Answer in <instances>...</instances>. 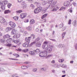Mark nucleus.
Instances as JSON below:
<instances>
[{"mask_svg": "<svg viewBox=\"0 0 77 77\" xmlns=\"http://www.w3.org/2000/svg\"><path fill=\"white\" fill-rule=\"evenodd\" d=\"M39 56L40 57H42L47 56V50H45L43 51H42L40 53Z\"/></svg>", "mask_w": 77, "mask_h": 77, "instance_id": "f257e3e1", "label": "nucleus"}, {"mask_svg": "<svg viewBox=\"0 0 77 77\" xmlns=\"http://www.w3.org/2000/svg\"><path fill=\"white\" fill-rule=\"evenodd\" d=\"M36 44V46L37 47H39V37H38L36 39L35 41H34L30 45V46H32L33 44Z\"/></svg>", "mask_w": 77, "mask_h": 77, "instance_id": "f03ea898", "label": "nucleus"}, {"mask_svg": "<svg viewBox=\"0 0 77 77\" xmlns=\"http://www.w3.org/2000/svg\"><path fill=\"white\" fill-rule=\"evenodd\" d=\"M35 38V35L34 34H31L30 37H28V38L27 37H26L25 38V40L28 43H29L30 41V38L34 39Z\"/></svg>", "mask_w": 77, "mask_h": 77, "instance_id": "7ed1b4c3", "label": "nucleus"}, {"mask_svg": "<svg viewBox=\"0 0 77 77\" xmlns=\"http://www.w3.org/2000/svg\"><path fill=\"white\" fill-rule=\"evenodd\" d=\"M0 22L4 25H7L8 23L6 22L5 20L3 17H0Z\"/></svg>", "mask_w": 77, "mask_h": 77, "instance_id": "20e7f679", "label": "nucleus"}, {"mask_svg": "<svg viewBox=\"0 0 77 77\" xmlns=\"http://www.w3.org/2000/svg\"><path fill=\"white\" fill-rule=\"evenodd\" d=\"M51 8L53 9L52 11H57L58 9V8L57 6H53V5H51Z\"/></svg>", "mask_w": 77, "mask_h": 77, "instance_id": "39448f33", "label": "nucleus"}, {"mask_svg": "<svg viewBox=\"0 0 77 77\" xmlns=\"http://www.w3.org/2000/svg\"><path fill=\"white\" fill-rule=\"evenodd\" d=\"M0 4L1 6V8L2 10H5V5L3 4V2H0Z\"/></svg>", "mask_w": 77, "mask_h": 77, "instance_id": "423d86ee", "label": "nucleus"}, {"mask_svg": "<svg viewBox=\"0 0 77 77\" xmlns=\"http://www.w3.org/2000/svg\"><path fill=\"white\" fill-rule=\"evenodd\" d=\"M26 15H27L26 13H22L20 14V18H22V19H23L26 17Z\"/></svg>", "mask_w": 77, "mask_h": 77, "instance_id": "0eeeda50", "label": "nucleus"}, {"mask_svg": "<svg viewBox=\"0 0 77 77\" xmlns=\"http://www.w3.org/2000/svg\"><path fill=\"white\" fill-rule=\"evenodd\" d=\"M52 48H51L49 47L48 48L46 49V50L47 51V52L48 53H51V51H52Z\"/></svg>", "mask_w": 77, "mask_h": 77, "instance_id": "6e6552de", "label": "nucleus"}, {"mask_svg": "<svg viewBox=\"0 0 77 77\" xmlns=\"http://www.w3.org/2000/svg\"><path fill=\"white\" fill-rule=\"evenodd\" d=\"M34 13V14H38L39 13V7H37L35 9Z\"/></svg>", "mask_w": 77, "mask_h": 77, "instance_id": "1a4fd4ad", "label": "nucleus"}, {"mask_svg": "<svg viewBox=\"0 0 77 77\" xmlns=\"http://www.w3.org/2000/svg\"><path fill=\"white\" fill-rule=\"evenodd\" d=\"M21 5H22V7L23 9H24V8H27V5L26 4L24 3V2H22Z\"/></svg>", "mask_w": 77, "mask_h": 77, "instance_id": "9d476101", "label": "nucleus"}, {"mask_svg": "<svg viewBox=\"0 0 77 77\" xmlns=\"http://www.w3.org/2000/svg\"><path fill=\"white\" fill-rule=\"evenodd\" d=\"M69 2L68 1H66L64 3V5L65 6H67L68 5H69Z\"/></svg>", "mask_w": 77, "mask_h": 77, "instance_id": "9b49d317", "label": "nucleus"}, {"mask_svg": "<svg viewBox=\"0 0 77 77\" xmlns=\"http://www.w3.org/2000/svg\"><path fill=\"white\" fill-rule=\"evenodd\" d=\"M48 47V45L46 44H43L42 46V48L44 49L45 48V50L47 49V48Z\"/></svg>", "mask_w": 77, "mask_h": 77, "instance_id": "f8f14e48", "label": "nucleus"}, {"mask_svg": "<svg viewBox=\"0 0 77 77\" xmlns=\"http://www.w3.org/2000/svg\"><path fill=\"white\" fill-rule=\"evenodd\" d=\"M12 30V28L10 27H7L6 28L5 31L7 32H9L10 30Z\"/></svg>", "mask_w": 77, "mask_h": 77, "instance_id": "ddd939ff", "label": "nucleus"}, {"mask_svg": "<svg viewBox=\"0 0 77 77\" xmlns=\"http://www.w3.org/2000/svg\"><path fill=\"white\" fill-rule=\"evenodd\" d=\"M17 32V31L15 29L13 30L11 32L12 35H15V34H16Z\"/></svg>", "mask_w": 77, "mask_h": 77, "instance_id": "4468645a", "label": "nucleus"}, {"mask_svg": "<svg viewBox=\"0 0 77 77\" xmlns=\"http://www.w3.org/2000/svg\"><path fill=\"white\" fill-rule=\"evenodd\" d=\"M10 35L9 34H6V35H5L4 36V38H10Z\"/></svg>", "mask_w": 77, "mask_h": 77, "instance_id": "2eb2a0df", "label": "nucleus"}, {"mask_svg": "<svg viewBox=\"0 0 77 77\" xmlns=\"http://www.w3.org/2000/svg\"><path fill=\"white\" fill-rule=\"evenodd\" d=\"M11 11L8 10H5L4 11V14H8L9 13H10L11 12Z\"/></svg>", "mask_w": 77, "mask_h": 77, "instance_id": "dca6fc26", "label": "nucleus"}, {"mask_svg": "<svg viewBox=\"0 0 77 77\" xmlns=\"http://www.w3.org/2000/svg\"><path fill=\"white\" fill-rule=\"evenodd\" d=\"M28 44H27V43L25 42L24 43H23L22 45L23 47H28Z\"/></svg>", "mask_w": 77, "mask_h": 77, "instance_id": "f3484780", "label": "nucleus"}, {"mask_svg": "<svg viewBox=\"0 0 77 77\" xmlns=\"http://www.w3.org/2000/svg\"><path fill=\"white\" fill-rule=\"evenodd\" d=\"M20 35H21L20 34V33L18 32L16 34V36L17 38H19L20 37Z\"/></svg>", "mask_w": 77, "mask_h": 77, "instance_id": "a211bd4d", "label": "nucleus"}, {"mask_svg": "<svg viewBox=\"0 0 77 77\" xmlns=\"http://www.w3.org/2000/svg\"><path fill=\"white\" fill-rule=\"evenodd\" d=\"M3 2V4H4V5H7L8 4V2L7 1L5 0L4 1L2 2V1H0V2Z\"/></svg>", "mask_w": 77, "mask_h": 77, "instance_id": "6ab92c4d", "label": "nucleus"}, {"mask_svg": "<svg viewBox=\"0 0 77 77\" xmlns=\"http://www.w3.org/2000/svg\"><path fill=\"white\" fill-rule=\"evenodd\" d=\"M6 41L8 42V43H10L12 41V38H10L9 39H8Z\"/></svg>", "mask_w": 77, "mask_h": 77, "instance_id": "aec40b11", "label": "nucleus"}, {"mask_svg": "<svg viewBox=\"0 0 77 77\" xmlns=\"http://www.w3.org/2000/svg\"><path fill=\"white\" fill-rule=\"evenodd\" d=\"M35 23V20L33 19H31L30 21V24H34Z\"/></svg>", "mask_w": 77, "mask_h": 77, "instance_id": "412c9836", "label": "nucleus"}, {"mask_svg": "<svg viewBox=\"0 0 77 77\" xmlns=\"http://www.w3.org/2000/svg\"><path fill=\"white\" fill-rule=\"evenodd\" d=\"M29 53L30 54H31V55H35V53L34 51H30Z\"/></svg>", "mask_w": 77, "mask_h": 77, "instance_id": "4be33fe9", "label": "nucleus"}, {"mask_svg": "<svg viewBox=\"0 0 77 77\" xmlns=\"http://www.w3.org/2000/svg\"><path fill=\"white\" fill-rule=\"evenodd\" d=\"M73 25L74 26H76L77 24V21L76 20H75L72 23Z\"/></svg>", "mask_w": 77, "mask_h": 77, "instance_id": "5701e85b", "label": "nucleus"}, {"mask_svg": "<svg viewBox=\"0 0 77 77\" xmlns=\"http://www.w3.org/2000/svg\"><path fill=\"white\" fill-rule=\"evenodd\" d=\"M34 52H35V53H38L39 49H37L36 50H34Z\"/></svg>", "mask_w": 77, "mask_h": 77, "instance_id": "b1692460", "label": "nucleus"}, {"mask_svg": "<svg viewBox=\"0 0 77 77\" xmlns=\"http://www.w3.org/2000/svg\"><path fill=\"white\" fill-rule=\"evenodd\" d=\"M0 41L1 43H4V42H5V40L3 38L1 39H0Z\"/></svg>", "mask_w": 77, "mask_h": 77, "instance_id": "393cba45", "label": "nucleus"}, {"mask_svg": "<svg viewBox=\"0 0 77 77\" xmlns=\"http://www.w3.org/2000/svg\"><path fill=\"white\" fill-rule=\"evenodd\" d=\"M21 68L24 69H27V68H28V67L26 66H21Z\"/></svg>", "mask_w": 77, "mask_h": 77, "instance_id": "a878e982", "label": "nucleus"}, {"mask_svg": "<svg viewBox=\"0 0 77 77\" xmlns=\"http://www.w3.org/2000/svg\"><path fill=\"white\" fill-rule=\"evenodd\" d=\"M48 15V14H45L42 17V19H43V18L45 17H47V16Z\"/></svg>", "mask_w": 77, "mask_h": 77, "instance_id": "bb28decb", "label": "nucleus"}, {"mask_svg": "<svg viewBox=\"0 0 77 77\" xmlns=\"http://www.w3.org/2000/svg\"><path fill=\"white\" fill-rule=\"evenodd\" d=\"M26 29L28 30H29V31L32 30V27L31 26H29Z\"/></svg>", "mask_w": 77, "mask_h": 77, "instance_id": "cd10ccee", "label": "nucleus"}, {"mask_svg": "<svg viewBox=\"0 0 77 77\" xmlns=\"http://www.w3.org/2000/svg\"><path fill=\"white\" fill-rule=\"evenodd\" d=\"M13 55L14 56H16L17 57H20V55H18L17 54H13Z\"/></svg>", "mask_w": 77, "mask_h": 77, "instance_id": "c85d7f7f", "label": "nucleus"}, {"mask_svg": "<svg viewBox=\"0 0 77 77\" xmlns=\"http://www.w3.org/2000/svg\"><path fill=\"white\" fill-rule=\"evenodd\" d=\"M29 51V49H24L23 50V51L24 52V53H26V52H27Z\"/></svg>", "mask_w": 77, "mask_h": 77, "instance_id": "c756f323", "label": "nucleus"}, {"mask_svg": "<svg viewBox=\"0 0 77 77\" xmlns=\"http://www.w3.org/2000/svg\"><path fill=\"white\" fill-rule=\"evenodd\" d=\"M59 62H61L62 63L63 61H64V59H60L59 60Z\"/></svg>", "mask_w": 77, "mask_h": 77, "instance_id": "7c9ffc66", "label": "nucleus"}, {"mask_svg": "<svg viewBox=\"0 0 77 77\" xmlns=\"http://www.w3.org/2000/svg\"><path fill=\"white\" fill-rule=\"evenodd\" d=\"M20 40L19 39H17L15 42V44H18V43L20 42Z\"/></svg>", "mask_w": 77, "mask_h": 77, "instance_id": "2f4dec72", "label": "nucleus"}, {"mask_svg": "<svg viewBox=\"0 0 77 77\" xmlns=\"http://www.w3.org/2000/svg\"><path fill=\"white\" fill-rule=\"evenodd\" d=\"M57 2L56 1H54L52 3V4L51 5H53V6H55V5L56 4Z\"/></svg>", "mask_w": 77, "mask_h": 77, "instance_id": "473e14b6", "label": "nucleus"}, {"mask_svg": "<svg viewBox=\"0 0 77 77\" xmlns=\"http://www.w3.org/2000/svg\"><path fill=\"white\" fill-rule=\"evenodd\" d=\"M13 18L14 19V20H15V21H17L18 20V17L16 16L14 17Z\"/></svg>", "mask_w": 77, "mask_h": 77, "instance_id": "72a5a7b5", "label": "nucleus"}, {"mask_svg": "<svg viewBox=\"0 0 77 77\" xmlns=\"http://www.w3.org/2000/svg\"><path fill=\"white\" fill-rule=\"evenodd\" d=\"M42 11V8L41 7H39V12H41V11Z\"/></svg>", "mask_w": 77, "mask_h": 77, "instance_id": "f704fd0d", "label": "nucleus"}, {"mask_svg": "<svg viewBox=\"0 0 77 77\" xmlns=\"http://www.w3.org/2000/svg\"><path fill=\"white\" fill-rule=\"evenodd\" d=\"M66 8L65 7H62L59 10L60 11H62V10H65Z\"/></svg>", "mask_w": 77, "mask_h": 77, "instance_id": "c9c22d12", "label": "nucleus"}, {"mask_svg": "<svg viewBox=\"0 0 77 77\" xmlns=\"http://www.w3.org/2000/svg\"><path fill=\"white\" fill-rule=\"evenodd\" d=\"M15 24L14 23H13V24H12V25L11 26V27H13V28L15 27L16 26Z\"/></svg>", "mask_w": 77, "mask_h": 77, "instance_id": "e433bc0d", "label": "nucleus"}, {"mask_svg": "<svg viewBox=\"0 0 77 77\" xmlns=\"http://www.w3.org/2000/svg\"><path fill=\"white\" fill-rule=\"evenodd\" d=\"M63 26V23H62L59 25V27L60 28H62Z\"/></svg>", "mask_w": 77, "mask_h": 77, "instance_id": "4c0bfd02", "label": "nucleus"}, {"mask_svg": "<svg viewBox=\"0 0 77 77\" xmlns=\"http://www.w3.org/2000/svg\"><path fill=\"white\" fill-rule=\"evenodd\" d=\"M16 12L17 14H20L21 12H22V11L21 10H18L16 11Z\"/></svg>", "mask_w": 77, "mask_h": 77, "instance_id": "58836bf2", "label": "nucleus"}, {"mask_svg": "<svg viewBox=\"0 0 77 77\" xmlns=\"http://www.w3.org/2000/svg\"><path fill=\"white\" fill-rule=\"evenodd\" d=\"M11 6H12V4H11L9 3L8 4L7 6L8 8H10Z\"/></svg>", "mask_w": 77, "mask_h": 77, "instance_id": "ea45409f", "label": "nucleus"}, {"mask_svg": "<svg viewBox=\"0 0 77 77\" xmlns=\"http://www.w3.org/2000/svg\"><path fill=\"white\" fill-rule=\"evenodd\" d=\"M64 47V46L63 45H62V44H60L58 46V47L59 48H60L61 47V48H62V47Z\"/></svg>", "mask_w": 77, "mask_h": 77, "instance_id": "a19ab883", "label": "nucleus"}, {"mask_svg": "<svg viewBox=\"0 0 77 77\" xmlns=\"http://www.w3.org/2000/svg\"><path fill=\"white\" fill-rule=\"evenodd\" d=\"M61 67L62 68H66V66L64 65V64H63L61 66Z\"/></svg>", "mask_w": 77, "mask_h": 77, "instance_id": "79ce46f5", "label": "nucleus"}, {"mask_svg": "<svg viewBox=\"0 0 77 77\" xmlns=\"http://www.w3.org/2000/svg\"><path fill=\"white\" fill-rule=\"evenodd\" d=\"M13 22H12L11 21H10L9 23V24L10 25V26H12V24L13 23Z\"/></svg>", "mask_w": 77, "mask_h": 77, "instance_id": "37998d69", "label": "nucleus"}, {"mask_svg": "<svg viewBox=\"0 0 77 77\" xmlns=\"http://www.w3.org/2000/svg\"><path fill=\"white\" fill-rule=\"evenodd\" d=\"M68 24L69 25H70L71 24V19H69V20Z\"/></svg>", "mask_w": 77, "mask_h": 77, "instance_id": "c03bdc74", "label": "nucleus"}, {"mask_svg": "<svg viewBox=\"0 0 77 77\" xmlns=\"http://www.w3.org/2000/svg\"><path fill=\"white\" fill-rule=\"evenodd\" d=\"M66 26H65L64 27L62 28V30L63 31H64V30H65L66 29Z\"/></svg>", "mask_w": 77, "mask_h": 77, "instance_id": "a18cd8bd", "label": "nucleus"}, {"mask_svg": "<svg viewBox=\"0 0 77 77\" xmlns=\"http://www.w3.org/2000/svg\"><path fill=\"white\" fill-rule=\"evenodd\" d=\"M53 2V0H51L49 2V4L50 5H52V2Z\"/></svg>", "mask_w": 77, "mask_h": 77, "instance_id": "49530a36", "label": "nucleus"}, {"mask_svg": "<svg viewBox=\"0 0 77 77\" xmlns=\"http://www.w3.org/2000/svg\"><path fill=\"white\" fill-rule=\"evenodd\" d=\"M37 70V69H34L32 70V71L33 72H36Z\"/></svg>", "mask_w": 77, "mask_h": 77, "instance_id": "de8ad7c7", "label": "nucleus"}, {"mask_svg": "<svg viewBox=\"0 0 77 77\" xmlns=\"http://www.w3.org/2000/svg\"><path fill=\"white\" fill-rule=\"evenodd\" d=\"M31 6L32 7V8L33 9H34V8H35V6L33 5V4H31Z\"/></svg>", "mask_w": 77, "mask_h": 77, "instance_id": "09e8293b", "label": "nucleus"}, {"mask_svg": "<svg viewBox=\"0 0 77 77\" xmlns=\"http://www.w3.org/2000/svg\"><path fill=\"white\" fill-rule=\"evenodd\" d=\"M42 4L43 5H46V2H45V1L43 2Z\"/></svg>", "mask_w": 77, "mask_h": 77, "instance_id": "8fccbe9b", "label": "nucleus"}, {"mask_svg": "<svg viewBox=\"0 0 77 77\" xmlns=\"http://www.w3.org/2000/svg\"><path fill=\"white\" fill-rule=\"evenodd\" d=\"M35 4H36V5H37V6H38L39 5V3L38 2H35Z\"/></svg>", "mask_w": 77, "mask_h": 77, "instance_id": "3c124183", "label": "nucleus"}, {"mask_svg": "<svg viewBox=\"0 0 77 77\" xmlns=\"http://www.w3.org/2000/svg\"><path fill=\"white\" fill-rule=\"evenodd\" d=\"M17 51H21L22 50L21 49L19 48L18 49H16Z\"/></svg>", "mask_w": 77, "mask_h": 77, "instance_id": "603ef678", "label": "nucleus"}, {"mask_svg": "<svg viewBox=\"0 0 77 77\" xmlns=\"http://www.w3.org/2000/svg\"><path fill=\"white\" fill-rule=\"evenodd\" d=\"M24 22L25 23H28L29 22V20L28 19L24 21Z\"/></svg>", "mask_w": 77, "mask_h": 77, "instance_id": "864d4df0", "label": "nucleus"}, {"mask_svg": "<svg viewBox=\"0 0 77 77\" xmlns=\"http://www.w3.org/2000/svg\"><path fill=\"white\" fill-rule=\"evenodd\" d=\"M53 55H49L48 56V57H52Z\"/></svg>", "mask_w": 77, "mask_h": 77, "instance_id": "5fc2aeb1", "label": "nucleus"}, {"mask_svg": "<svg viewBox=\"0 0 77 77\" xmlns=\"http://www.w3.org/2000/svg\"><path fill=\"white\" fill-rule=\"evenodd\" d=\"M39 47H41V42H39Z\"/></svg>", "mask_w": 77, "mask_h": 77, "instance_id": "6e6d98bb", "label": "nucleus"}, {"mask_svg": "<svg viewBox=\"0 0 77 77\" xmlns=\"http://www.w3.org/2000/svg\"><path fill=\"white\" fill-rule=\"evenodd\" d=\"M46 10V9H45V10H42V12H43V13H45V12H46V10Z\"/></svg>", "mask_w": 77, "mask_h": 77, "instance_id": "4d7b16f0", "label": "nucleus"}, {"mask_svg": "<svg viewBox=\"0 0 77 77\" xmlns=\"http://www.w3.org/2000/svg\"><path fill=\"white\" fill-rule=\"evenodd\" d=\"M50 40H51V41H54V42H55L56 41V40L54 39H50Z\"/></svg>", "mask_w": 77, "mask_h": 77, "instance_id": "13d9d810", "label": "nucleus"}, {"mask_svg": "<svg viewBox=\"0 0 77 77\" xmlns=\"http://www.w3.org/2000/svg\"><path fill=\"white\" fill-rule=\"evenodd\" d=\"M54 67H55V68H57V67H58V66H57V65L56 64L54 65Z\"/></svg>", "mask_w": 77, "mask_h": 77, "instance_id": "bf43d9fd", "label": "nucleus"}, {"mask_svg": "<svg viewBox=\"0 0 77 77\" xmlns=\"http://www.w3.org/2000/svg\"><path fill=\"white\" fill-rule=\"evenodd\" d=\"M7 46H8V47H10V46H11V44H8L7 45H6Z\"/></svg>", "mask_w": 77, "mask_h": 77, "instance_id": "052dcab7", "label": "nucleus"}, {"mask_svg": "<svg viewBox=\"0 0 77 77\" xmlns=\"http://www.w3.org/2000/svg\"><path fill=\"white\" fill-rule=\"evenodd\" d=\"M4 69L3 68H0V71H3Z\"/></svg>", "mask_w": 77, "mask_h": 77, "instance_id": "680f3d73", "label": "nucleus"}, {"mask_svg": "<svg viewBox=\"0 0 77 77\" xmlns=\"http://www.w3.org/2000/svg\"><path fill=\"white\" fill-rule=\"evenodd\" d=\"M52 72H53V73H55L56 72V71H55V70H52Z\"/></svg>", "mask_w": 77, "mask_h": 77, "instance_id": "e2e57ef3", "label": "nucleus"}, {"mask_svg": "<svg viewBox=\"0 0 77 77\" xmlns=\"http://www.w3.org/2000/svg\"><path fill=\"white\" fill-rule=\"evenodd\" d=\"M18 2H19V3H20L22 2H23V0H18Z\"/></svg>", "mask_w": 77, "mask_h": 77, "instance_id": "0e129e2a", "label": "nucleus"}, {"mask_svg": "<svg viewBox=\"0 0 77 77\" xmlns=\"http://www.w3.org/2000/svg\"><path fill=\"white\" fill-rule=\"evenodd\" d=\"M35 31L36 32H38V31H39V29L38 28H36L35 29Z\"/></svg>", "mask_w": 77, "mask_h": 77, "instance_id": "69168bd1", "label": "nucleus"}, {"mask_svg": "<svg viewBox=\"0 0 77 77\" xmlns=\"http://www.w3.org/2000/svg\"><path fill=\"white\" fill-rule=\"evenodd\" d=\"M65 34H66V32L63 33L62 34V36H65Z\"/></svg>", "mask_w": 77, "mask_h": 77, "instance_id": "338daca9", "label": "nucleus"}, {"mask_svg": "<svg viewBox=\"0 0 77 77\" xmlns=\"http://www.w3.org/2000/svg\"><path fill=\"white\" fill-rule=\"evenodd\" d=\"M75 48L76 50H77V43L76 44L75 46Z\"/></svg>", "mask_w": 77, "mask_h": 77, "instance_id": "774afa93", "label": "nucleus"}]
</instances>
